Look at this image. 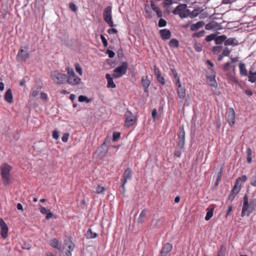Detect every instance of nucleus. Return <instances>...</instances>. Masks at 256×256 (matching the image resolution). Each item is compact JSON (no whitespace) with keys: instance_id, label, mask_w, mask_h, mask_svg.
<instances>
[{"instance_id":"1","label":"nucleus","mask_w":256,"mask_h":256,"mask_svg":"<svg viewBox=\"0 0 256 256\" xmlns=\"http://www.w3.org/2000/svg\"><path fill=\"white\" fill-rule=\"evenodd\" d=\"M238 57L232 58L230 56V62H228L222 65V70L224 72L227 78L236 84L240 86V84L236 78L235 70L236 66L234 63L238 60Z\"/></svg>"},{"instance_id":"2","label":"nucleus","mask_w":256,"mask_h":256,"mask_svg":"<svg viewBox=\"0 0 256 256\" xmlns=\"http://www.w3.org/2000/svg\"><path fill=\"white\" fill-rule=\"evenodd\" d=\"M256 209V198L250 200L248 204V196L245 194L244 196V202L242 208V216H248Z\"/></svg>"},{"instance_id":"3","label":"nucleus","mask_w":256,"mask_h":256,"mask_svg":"<svg viewBox=\"0 0 256 256\" xmlns=\"http://www.w3.org/2000/svg\"><path fill=\"white\" fill-rule=\"evenodd\" d=\"M186 4H178L172 11L173 14L178 15L181 18H185L189 16L190 11L186 9Z\"/></svg>"},{"instance_id":"4","label":"nucleus","mask_w":256,"mask_h":256,"mask_svg":"<svg viewBox=\"0 0 256 256\" xmlns=\"http://www.w3.org/2000/svg\"><path fill=\"white\" fill-rule=\"evenodd\" d=\"M50 78L55 83L62 84L66 82L67 75L56 70L51 72Z\"/></svg>"},{"instance_id":"5","label":"nucleus","mask_w":256,"mask_h":256,"mask_svg":"<svg viewBox=\"0 0 256 256\" xmlns=\"http://www.w3.org/2000/svg\"><path fill=\"white\" fill-rule=\"evenodd\" d=\"M12 167L7 164H3L0 166L1 175L5 185L8 184L10 181V172Z\"/></svg>"},{"instance_id":"6","label":"nucleus","mask_w":256,"mask_h":256,"mask_svg":"<svg viewBox=\"0 0 256 256\" xmlns=\"http://www.w3.org/2000/svg\"><path fill=\"white\" fill-rule=\"evenodd\" d=\"M128 68V63L126 62H123L122 65L118 66L114 70L112 78H117L122 76L126 72Z\"/></svg>"},{"instance_id":"7","label":"nucleus","mask_w":256,"mask_h":256,"mask_svg":"<svg viewBox=\"0 0 256 256\" xmlns=\"http://www.w3.org/2000/svg\"><path fill=\"white\" fill-rule=\"evenodd\" d=\"M28 50V46H22L20 48L16 56V59L18 62L26 61L30 55Z\"/></svg>"},{"instance_id":"8","label":"nucleus","mask_w":256,"mask_h":256,"mask_svg":"<svg viewBox=\"0 0 256 256\" xmlns=\"http://www.w3.org/2000/svg\"><path fill=\"white\" fill-rule=\"evenodd\" d=\"M103 16L104 20L110 26H114V22L112 20V6H106L103 13Z\"/></svg>"},{"instance_id":"9","label":"nucleus","mask_w":256,"mask_h":256,"mask_svg":"<svg viewBox=\"0 0 256 256\" xmlns=\"http://www.w3.org/2000/svg\"><path fill=\"white\" fill-rule=\"evenodd\" d=\"M124 116L126 117L124 125L126 127L129 128L134 124L136 122V118L130 112H126Z\"/></svg>"},{"instance_id":"10","label":"nucleus","mask_w":256,"mask_h":256,"mask_svg":"<svg viewBox=\"0 0 256 256\" xmlns=\"http://www.w3.org/2000/svg\"><path fill=\"white\" fill-rule=\"evenodd\" d=\"M132 178V172L130 168H127L124 172L123 178L122 180V187L124 192L125 191L124 185L127 181Z\"/></svg>"},{"instance_id":"11","label":"nucleus","mask_w":256,"mask_h":256,"mask_svg":"<svg viewBox=\"0 0 256 256\" xmlns=\"http://www.w3.org/2000/svg\"><path fill=\"white\" fill-rule=\"evenodd\" d=\"M178 144L180 149L183 148L185 142V132L182 127V130L178 134Z\"/></svg>"},{"instance_id":"12","label":"nucleus","mask_w":256,"mask_h":256,"mask_svg":"<svg viewBox=\"0 0 256 256\" xmlns=\"http://www.w3.org/2000/svg\"><path fill=\"white\" fill-rule=\"evenodd\" d=\"M236 113L232 108H230L227 113V120L230 126H232L235 123Z\"/></svg>"},{"instance_id":"13","label":"nucleus","mask_w":256,"mask_h":256,"mask_svg":"<svg viewBox=\"0 0 256 256\" xmlns=\"http://www.w3.org/2000/svg\"><path fill=\"white\" fill-rule=\"evenodd\" d=\"M64 244L68 246V250L65 252L64 256H72V252L74 250L75 247L74 244L70 238L66 240H64Z\"/></svg>"},{"instance_id":"14","label":"nucleus","mask_w":256,"mask_h":256,"mask_svg":"<svg viewBox=\"0 0 256 256\" xmlns=\"http://www.w3.org/2000/svg\"><path fill=\"white\" fill-rule=\"evenodd\" d=\"M81 79L78 77L76 74L74 75V76H70L68 78L66 82L71 86H76L80 84Z\"/></svg>"},{"instance_id":"15","label":"nucleus","mask_w":256,"mask_h":256,"mask_svg":"<svg viewBox=\"0 0 256 256\" xmlns=\"http://www.w3.org/2000/svg\"><path fill=\"white\" fill-rule=\"evenodd\" d=\"M160 36L162 40H167L170 38L172 33L170 31L167 29H162L159 32Z\"/></svg>"},{"instance_id":"16","label":"nucleus","mask_w":256,"mask_h":256,"mask_svg":"<svg viewBox=\"0 0 256 256\" xmlns=\"http://www.w3.org/2000/svg\"><path fill=\"white\" fill-rule=\"evenodd\" d=\"M172 245L170 243H166L162 247L160 256H166L172 250Z\"/></svg>"},{"instance_id":"17","label":"nucleus","mask_w":256,"mask_h":256,"mask_svg":"<svg viewBox=\"0 0 256 256\" xmlns=\"http://www.w3.org/2000/svg\"><path fill=\"white\" fill-rule=\"evenodd\" d=\"M50 246L54 248H56L60 250L62 249V242L57 238H54L50 242Z\"/></svg>"},{"instance_id":"18","label":"nucleus","mask_w":256,"mask_h":256,"mask_svg":"<svg viewBox=\"0 0 256 256\" xmlns=\"http://www.w3.org/2000/svg\"><path fill=\"white\" fill-rule=\"evenodd\" d=\"M216 72L213 70H212V74L210 76H207V80L210 86H216L217 83L215 80Z\"/></svg>"},{"instance_id":"19","label":"nucleus","mask_w":256,"mask_h":256,"mask_svg":"<svg viewBox=\"0 0 256 256\" xmlns=\"http://www.w3.org/2000/svg\"><path fill=\"white\" fill-rule=\"evenodd\" d=\"M154 71L158 82L160 83L162 85H164L165 84L164 78L162 76L160 70L158 68H154Z\"/></svg>"},{"instance_id":"20","label":"nucleus","mask_w":256,"mask_h":256,"mask_svg":"<svg viewBox=\"0 0 256 256\" xmlns=\"http://www.w3.org/2000/svg\"><path fill=\"white\" fill-rule=\"evenodd\" d=\"M4 100L9 104H12L13 102V96L12 90L8 89L4 94Z\"/></svg>"},{"instance_id":"21","label":"nucleus","mask_w":256,"mask_h":256,"mask_svg":"<svg viewBox=\"0 0 256 256\" xmlns=\"http://www.w3.org/2000/svg\"><path fill=\"white\" fill-rule=\"evenodd\" d=\"M238 44V41L235 38H230L228 39H226L225 40L224 45L227 47L228 46H236Z\"/></svg>"},{"instance_id":"22","label":"nucleus","mask_w":256,"mask_h":256,"mask_svg":"<svg viewBox=\"0 0 256 256\" xmlns=\"http://www.w3.org/2000/svg\"><path fill=\"white\" fill-rule=\"evenodd\" d=\"M106 78L108 80L107 87L108 88H115L116 87V84L114 83L112 78L110 74H106Z\"/></svg>"},{"instance_id":"23","label":"nucleus","mask_w":256,"mask_h":256,"mask_svg":"<svg viewBox=\"0 0 256 256\" xmlns=\"http://www.w3.org/2000/svg\"><path fill=\"white\" fill-rule=\"evenodd\" d=\"M219 24L215 21H212L210 22L207 24L205 26V28L206 30H218V28Z\"/></svg>"},{"instance_id":"24","label":"nucleus","mask_w":256,"mask_h":256,"mask_svg":"<svg viewBox=\"0 0 256 256\" xmlns=\"http://www.w3.org/2000/svg\"><path fill=\"white\" fill-rule=\"evenodd\" d=\"M176 91L180 98L184 99L185 98L186 89L182 85H180L179 88H177Z\"/></svg>"},{"instance_id":"25","label":"nucleus","mask_w":256,"mask_h":256,"mask_svg":"<svg viewBox=\"0 0 256 256\" xmlns=\"http://www.w3.org/2000/svg\"><path fill=\"white\" fill-rule=\"evenodd\" d=\"M204 25V22L203 21H200L192 24L190 29L192 31H196L200 28H202Z\"/></svg>"},{"instance_id":"26","label":"nucleus","mask_w":256,"mask_h":256,"mask_svg":"<svg viewBox=\"0 0 256 256\" xmlns=\"http://www.w3.org/2000/svg\"><path fill=\"white\" fill-rule=\"evenodd\" d=\"M227 38L226 35H221L217 36L216 35L214 42L216 44L218 45L222 44V42L224 43L225 40Z\"/></svg>"},{"instance_id":"27","label":"nucleus","mask_w":256,"mask_h":256,"mask_svg":"<svg viewBox=\"0 0 256 256\" xmlns=\"http://www.w3.org/2000/svg\"><path fill=\"white\" fill-rule=\"evenodd\" d=\"M240 73L242 76H248V70L246 68V65L244 63L240 62L239 64Z\"/></svg>"},{"instance_id":"28","label":"nucleus","mask_w":256,"mask_h":256,"mask_svg":"<svg viewBox=\"0 0 256 256\" xmlns=\"http://www.w3.org/2000/svg\"><path fill=\"white\" fill-rule=\"evenodd\" d=\"M1 232L0 234L2 236L5 238L8 236V228L6 224H4V225L0 226Z\"/></svg>"},{"instance_id":"29","label":"nucleus","mask_w":256,"mask_h":256,"mask_svg":"<svg viewBox=\"0 0 256 256\" xmlns=\"http://www.w3.org/2000/svg\"><path fill=\"white\" fill-rule=\"evenodd\" d=\"M214 210V208H208L206 209L207 212L204 218L206 220L208 221L213 216Z\"/></svg>"},{"instance_id":"30","label":"nucleus","mask_w":256,"mask_h":256,"mask_svg":"<svg viewBox=\"0 0 256 256\" xmlns=\"http://www.w3.org/2000/svg\"><path fill=\"white\" fill-rule=\"evenodd\" d=\"M248 81L252 83L256 82L255 86L256 87V72H252L250 70L249 71Z\"/></svg>"},{"instance_id":"31","label":"nucleus","mask_w":256,"mask_h":256,"mask_svg":"<svg viewBox=\"0 0 256 256\" xmlns=\"http://www.w3.org/2000/svg\"><path fill=\"white\" fill-rule=\"evenodd\" d=\"M98 236V234L96 232H93L91 229L89 228L86 233V237L87 238H94Z\"/></svg>"},{"instance_id":"32","label":"nucleus","mask_w":256,"mask_h":256,"mask_svg":"<svg viewBox=\"0 0 256 256\" xmlns=\"http://www.w3.org/2000/svg\"><path fill=\"white\" fill-rule=\"evenodd\" d=\"M170 46L173 48H176L179 46L178 41L176 38H172L169 42Z\"/></svg>"},{"instance_id":"33","label":"nucleus","mask_w":256,"mask_h":256,"mask_svg":"<svg viewBox=\"0 0 256 256\" xmlns=\"http://www.w3.org/2000/svg\"><path fill=\"white\" fill-rule=\"evenodd\" d=\"M222 46H214L212 48V51L214 54H217L221 52Z\"/></svg>"},{"instance_id":"34","label":"nucleus","mask_w":256,"mask_h":256,"mask_svg":"<svg viewBox=\"0 0 256 256\" xmlns=\"http://www.w3.org/2000/svg\"><path fill=\"white\" fill-rule=\"evenodd\" d=\"M240 186L241 184L240 185H238L235 183L234 186L232 188L231 192H232L234 195H236L240 190Z\"/></svg>"},{"instance_id":"35","label":"nucleus","mask_w":256,"mask_h":256,"mask_svg":"<svg viewBox=\"0 0 256 256\" xmlns=\"http://www.w3.org/2000/svg\"><path fill=\"white\" fill-rule=\"evenodd\" d=\"M247 180V177L246 175H242L241 177H238L236 182V184L240 185L242 182H245Z\"/></svg>"},{"instance_id":"36","label":"nucleus","mask_w":256,"mask_h":256,"mask_svg":"<svg viewBox=\"0 0 256 256\" xmlns=\"http://www.w3.org/2000/svg\"><path fill=\"white\" fill-rule=\"evenodd\" d=\"M78 100L80 102H85L86 103H89L92 100L91 99L88 98L87 96L82 95L80 96Z\"/></svg>"},{"instance_id":"37","label":"nucleus","mask_w":256,"mask_h":256,"mask_svg":"<svg viewBox=\"0 0 256 256\" xmlns=\"http://www.w3.org/2000/svg\"><path fill=\"white\" fill-rule=\"evenodd\" d=\"M201 12L200 9H196L192 10L190 13V12L189 16L190 18H193L197 16Z\"/></svg>"},{"instance_id":"38","label":"nucleus","mask_w":256,"mask_h":256,"mask_svg":"<svg viewBox=\"0 0 256 256\" xmlns=\"http://www.w3.org/2000/svg\"><path fill=\"white\" fill-rule=\"evenodd\" d=\"M106 190L105 187L98 185L96 188V192L98 194H104Z\"/></svg>"},{"instance_id":"39","label":"nucleus","mask_w":256,"mask_h":256,"mask_svg":"<svg viewBox=\"0 0 256 256\" xmlns=\"http://www.w3.org/2000/svg\"><path fill=\"white\" fill-rule=\"evenodd\" d=\"M246 153H247V162L250 164L252 162V150L250 148H248L247 149V152H246Z\"/></svg>"},{"instance_id":"40","label":"nucleus","mask_w":256,"mask_h":256,"mask_svg":"<svg viewBox=\"0 0 256 256\" xmlns=\"http://www.w3.org/2000/svg\"><path fill=\"white\" fill-rule=\"evenodd\" d=\"M230 54V50L228 49V48L226 46H225L221 54L224 56H228Z\"/></svg>"},{"instance_id":"41","label":"nucleus","mask_w":256,"mask_h":256,"mask_svg":"<svg viewBox=\"0 0 256 256\" xmlns=\"http://www.w3.org/2000/svg\"><path fill=\"white\" fill-rule=\"evenodd\" d=\"M250 184L252 186H256V168L254 174L251 177Z\"/></svg>"},{"instance_id":"42","label":"nucleus","mask_w":256,"mask_h":256,"mask_svg":"<svg viewBox=\"0 0 256 256\" xmlns=\"http://www.w3.org/2000/svg\"><path fill=\"white\" fill-rule=\"evenodd\" d=\"M216 34H212L210 35H208L206 36V37L205 38V40L207 42L212 41V40H214L215 41Z\"/></svg>"},{"instance_id":"43","label":"nucleus","mask_w":256,"mask_h":256,"mask_svg":"<svg viewBox=\"0 0 256 256\" xmlns=\"http://www.w3.org/2000/svg\"><path fill=\"white\" fill-rule=\"evenodd\" d=\"M166 22L164 19L160 18L159 20L158 26L160 28L164 27L166 26Z\"/></svg>"},{"instance_id":"44","label":"nucleus","mask_w":256,"mask_h":256,"mask_svg":"<svg viewBox=\"0 0 256 256\" xmlns=\"http://www.w3.org/2000/svg\"><path fill=\"white\" fill-rule=\"evenodd\" d=\"M75 69H76V72L78 73V74L80 76L82 75V68L80 67V65L78 64V63H76L75 64Z\"/></svg>"},{"instance_id":"45","label":"nucleus","mask_w":256,"mask_h":256,"mask_svg":"<svg viewBox=\"0 0 256 256\" xmlns=\"http://www.w3.org/2000/svg\"><path fill=\"white\" fill-rule=\"evenodd\" d=\"M205 33V31L204 30H200L198 32H195L193 34L192 36L193 37H198L200 38L204 36V34Z\"/></svg>"},{"instance_id":"46","label":"nucleus","mask_w":256,"mask_h":256,"mask_svg":"<svg viewBox=\"0 0 256 256\" xmlns=\"http://www.w3.org/2000/svg\"><path fill=\"white\" fill-rule=\"evenodd\" d=\"M120 134L118 132H114L112 134V140L115 142L120 138Z\"/></svg>"},{"instance_id":"47","label":"nucleus","mask_w":256,"mask_h":256,"mask_svg":"<svg viewBox=\"0 0 256 256\" xmlns=\"http://www.w3.org/2000/svg\"><path fill=\"white\" fill-rule=\"evenodd\" d=\"M194 50L197 52H200L202 50V46L200 44H194Z\"/></svg>"},{"instance_id":"48","label":"nucleus","mask_w":256,"mask_h":256,"mask_svg":"<svg viewBox=\"0 0 256 256\" xmlns=\"http://www.w3.org/2000/svg\"><path fill=\"white\" fill-rule=\"evenodd\" d=\"M164 221V217H161L159 219L156 220V225L158 226H160Z\"/></svg>"},{"instance_id":"49","label":"nucleus","mask_w":256,"mask_h":256,"mask_svg":"<svg viewBox=\"0 0 256 256\" xmlns=\"http://www.w3.org/2000/svg\"><path fill=\"white\" fill-rule=\"evenodd\" d=\"M68 76V78H70V76H74V75H75V73L74 71V70L72 68H68L67 69Z\"/></svg>"},{"instance_id":"50","label":"nucleus","mask_w":256,"mask_h":256,"mask_svg":"<svg viewBox=\"0 0 256 256\" xmlns=\"http://www.w3.org/2000/svg\"><path fill=\"white\" fill-rule=\"evenodd\" d=\"M70 8L74 12H76L78 10L77 6L72 2L70 3Z\"/></svg>"},{"instance_id":"51","label":"nucleus","mask_w":256,"mask_h":256,"mask_svg":"<svg viewBox=\"0 0 256 256\" xmlns=\"http://www.w3.org/2000/svg\"><path fill=\"white\" fill-rule=\"evenodd\" d=\"M172 4V0H164L163 2V6L166 8L171 5Z\"/></svg>"},{"instance_id":"52","label":"nucleus","mask_w":256,"mask_h":256,"mask_svg":"<svg viewBox=\"0 0 256 256\" xmlns=\"http://www.w3.org/2000/svg\"><path fill=\"white\" fill-rule=\"evenodd\" d=\"M144 210H142L141 213L140 214V216L138 218V222L140 223H143L144 220Z\"/></svg>"},{"instance_id":"53","label":"nucleus","mask_w":256,"mask_h":256,"mask_svg":"<svg viewBox=\"0 0 256 256\" xmlns=\"http://www.w3.org/2000/svg\"><path fill=\"white\" fill-rule=\"evenodd\" d=\"M40 91V88H37L36 90H32L31 95L33 97H36Z\"/></svg>"},{"instance_id":"54","label":"nucleus","mask_w":256,"mask_h":256,"mask_svg":"<svg viewBox=\"0 0 256 256\" xmlns=\"http://www.w3.org/2000/svg\"><path fill=\"white\" fill-rule=\"evenodd\" d=\"M100 38L102 41L104 46L105 47L106 46H108V42L104 36L103 34H101Z\"/></svg>"},{"instance_id":"55","label":"nucleus","mask_w":256,"mask_h":256,"mask_svg":"<svg viewBox=\"0 0 256 256\" xmlns=\"http://www.w3.org/2000/svg\"><path fill=\"white\" fill-rule=\"evenodd\" d=\"M69 136L68 133H65L64 134L62 138V140L63 142H67Z\"/></svg>"},{"instance_id":"56","label":"nucleus","mask_w":256,"mask_h":256,"mask_svg":"<svg viewBox=\"0 0 256 256\" xmlns=\"http://www.w3.org/2000/svg\"><path fill=\"white\" fill-rule=\"evenodd\" d=\"M52 138L55 140L59 138V132L58 130H54L52 132Z\"/></svg>"},{"instance_id":"57","label":"nucleus","mask_w":256,"mask_h":256,"mask_svg":"<svg viewBox=\"0 0 256 256\" xmlns=\"http://www.w3.org/2000/svg\"><path fill=\"white\" fill-rule=\"evenodd\" d=\"M106 53L108 54L110 58H114L115 55L114 52L112 50H110L109 49L107 50Z\"/></svg>"},{"instance_id":"58","label":"nucleus","mask_w":256,"mask_h":256,"mask_svg":"<svg viewBox=\"0 0 256 256\" xmlns=\"http://www.w3.org/2000/svg\"><path fill=\"white\" fill-rule=\"evenodd\" d=\"M50 210L44 207H40V212L42 214H46Z\"/></svg>"},{"instance_id":"59","label":"nucleus","mask_w":256,"mask_h":256,"mask_svg":"<svg viewBox=\"0 0 256 256\" xmlns=\"http://www.w3.org/2000/svg\"><path fill=\"white\" fill-rule=\"evenodd\" d=\"M108 32L110 34H116L118 32V30L116 28H112L110 29H108Z\"/></svg>"},{"instance_id":"60","label":"nucleus","mask_w":256,"mask_h":256,"mask_svg":"<svg viewBox=\"0 0 256 256\" xmlns=\"http://www.w3.org/2000/svg\"><path fill=\"white\" fill-rule=\"evenodd\" d=\"M156 114H157V112H156V108L154 109L152 111V118L153 120H154L156 118Z\"/></svg>"},{"instance_id":"61","label":"nucleus","mask_w":256,"mask_h":256,"mask_svg":"<svg viewBox=\"0 0 256 256\" xmlns=\"http://www.w3.org/2000/svg\"><path fill=\"white\" fill-rule=\"evenodd\" d=\"M46 214V220L51 218L54 216V214L50 212H48Z\"/></svg>"},{"instance_id":"62","label":"nucleus","mask_w":256,"mask_h":256,"mask_svg":"<svg viewBox=\"0 0 256 256\" xmlns=\"http://www.w3.org/2000/svg\"><path fill=\"white\" fill-rule=\"evenodd\" d=\"M232 205L230 206L228 208V210L226 214V218H227L228 216L230 214V212L232 211Z\"/></svg>"},{"instance_id":"63","label":"nucleus","mask_w":256,"mask_h":256,"mask_svg":"<svg viewBox=\"0 0 256 256\" xmlns=\"http://www.w3.org/2000/svg\"><path fill=\"white\" fill-rule=\"evenodd\" d=\"M48 98L47 94H45L44 92H41L40 93V98L46 100Z\"/></svg>"},{"instance_id":"64","label":"nucleus","mask_w":256,"mask_h":256,"mask_svg":"<svg viewBox=\"0 0 256 256\" xmlns=\"http://www.w3.org/2000/svg\"><path fill=\"white\" fill-rule=\"evenodd\" d=\"M226 251V247L222 245L220 247V250L219 251V252L224 253L225 254Z\"/></svg>"}]
</instances>
